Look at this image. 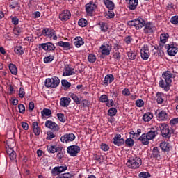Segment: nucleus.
<instances>
[{
  "label": "nucleus",
  "mask_w": 178,
  "mask_h": 178,
  "mask_svg": "<svg viewBox=\"0 0 178 178\" xmlns=\"http://www.w3.org/2000/svg\"><path fill=\"white\" fill-rule=\"evenodd\" d=\"M127 24L131 27L136 28V30H140V29H143V27H145L143 29L145 34H151L154 33V30H152V24H151V23H145V20L140 17L129 21Z\"/></svg>",
  "instance_id": "nucleus-1"
},
{
  "label": "nucleus",
  "mask_w": 178,
  "mask_h": 178,
  "mask_svg": "<svg viewBox=\"0 0 178 178\" xmlns=\"http://www.w3.org/2000/svg\"><path fill=\"white\" fill-rule=\"evenodd\" d=\"M161 79L159 81V87L164 88V91H169L170 90V84H172V72L170 71H165L163 73Z\"/></svg>",
  "instance_id": "nucleus-2"
},
{
  "label": "nucleus",
  "mask_w": 178,
  "mask_h": 178,
  "mask_svg": "<svg viewBox=\"0 0 178 178\" xmlns=\"http://www.w3.org/2000/svg\"><path fill=\"white\" fill-rule=\"evenodd\" d=\"M143 165V161L140 157H130L129 159L127 162V166L129 168V169H138V168Z\"/></svg>",
  "instance_id": "nucleus-3"
},
{
  "label": "nucleus",
  "mask_w": 178,
  "mask_h": 178,
  "mask_svg": "<svg viewBox=\"0 0 178 178\" xmlns=\"http://www.w3.org/2000/svg\"><path fill=\"white\" fill-rule=\"evenodd\" d=\"M59 83H60V81L59 80V78L56 76H54L53 78H47L45 80V87L47 88H56L58 86H59Z\"/></svg>",
  "instance_id": "nucleus-4"
},
{
  "label": "nucleus",
  "mask_w": 178,
  "mask_h": 178,
  "mask_svg": "<svg viewBox=\"0 0 178 178\" xmlns=\"http://www.w3.org/2000/svg\"><path fill=\"white\" fill-rule=\"evenodd\" d=\"M159 127L162 137L170 138L172 135L170 134V130L169 129V126L166 124V123H161L159 124Z\"/></svg>",
  "instance_id": "nucleus-5"
},
{
  "label": "nucleus",
  "mask_w": 178,
  "mask_h": 178,
  "mask_svg": "<svg viewBox=\"0 0 178 178\" xmlns=\"http://www.w3.org/2000/svg\"><path fill=\"white\" fill-rule=\"evenodd\" d=\"M41 35H44V37H47L49 38H52L53 40H58V36H56V33H55V31L54 29H51L49 28H45L42 31Z\"/></svg>",
  "instance_id": "nucleus-6"
},
{
  "label": "nucleus",
  "mask_w": 178,
  "mask_h": 178,
  "mask_svg": "<svg viewBox=\"0 0 178 178\" xmlns=\"http://www.w3.org/2000/svg\"><path fill=\"white\" fill-rule=\"evenodd\" d=\"M67 152L71 156H77V154L80 152V147L77 145L70 146L67 147Z\"/></svg>",
  "instance_id": "nucleus-7"
},
{
  "label": "nucleus",
  "mask_w": 178,
  "mask_h": 178,
  "mask_svg": "<svg viewBox=\"0 0 178 178\" xmlns=\"http://www.w3.org/2000/svg\"><path fill=\"white\" fill-rule=\"evenodd\" d=\"M140 56L143 60H148L149 58V48H148V45L145 44L141 49Z\"/></svg>",
  "instance_id": "nucleus-8"
},
{
  "label": "nucleus",
  "mask_w": 178,
  "mask_h": 178,
  "mask_svg": "<svg viewBox=\"0 0 178 178\" xmlns=\"http://www.w3.org/2000/svg\"><path fill=\"white\" fill-rule=\"evenodd\" d=\"M76 138V136L73 134H66L64 136H61L60 141L61 143H72V141L74 140Z\"/></svg>",
  "instance_id": "nucleus-9"
},
{
  "label": "nucleus",
  "mask_w": 178,
  "mask_h": 178,
  "mask_svg": "<svg viewBox=\"0 0 178 178\" xmlns=\"http://www.w3.org/2000/svg\"><path fill=\"white\" fill-rule=\"evenodd\" d=\"M39 48H42L44 51H55L56 47L52 42L42 43L39 44Z\"/></svg>",
  "instance_id": "nucleus-10"
},
{
  "label": "nucleus",
  "mask_w": 178,
  "mask_h": 178,
  "mask_svg": "<svg viewBox=\"0 0 178 178\" xmlns=\"http://www.w3.org/2000/svg\"><path fill=\"white\" fill-rule=\"evenodd\" d=\"M45 127L52 130V131H59V127L57 124L51 120H47L45 122Z\"/></svg>",
  "instance_id": "nucleus-11"
},
{
  "label": "nucleus",
  "mask_w": 178,
  "mask_h": 178,
  "mask_svg": "<svg viewBox=\"0 0 178 178\" xmlns=\"http://www.w3.org/2000/svg\"><path fill=\"white\" fill-rule=\"evenodd\" d=\"M165 48L167 49L168 54L170 56H175V55L177 54V48L175 47V44H166Z\"/></svg>",
  "instance_id": "nucleus-12"
},
{
  "label": "nucleus",
  "mask_w": 178,
  "mask_h": 178,
  "mask_svg": "<svg viewBox=\"0 0 178 178\" xmlns=\"http://www.w3.org/2000/svg\"><path fill=\"white\" fill-rule=\"evenodd\" d=\"M113 144L117 147H121L124 144V139L122 138V135L116 134L113 138Z\"/></svg>",
  "instance_id": "nucleus-13"
},
{
  "label": "nucleus",
  "mask_w": 178,
  "mask_h": 178,
  "mask_svg": "<svg viewBox=\"0 0 178 178\" xmlns=\"http://www.w3.org/2000/svg\"><path fill=\"white\" fill-rule=\"evenodd\" d=\"M71 16L72 14L70 13V11L65 10L60 14L59 19H60L62 22H67Z\"/></svg>",
  "instance_id": "nucleus-14"
},
{
  "label": "nucleus",
  "mask_w": 178,
  "mask_h": 178,
  "mask_svg": "<svg viewBox=\"0 0 178 178\" xmlns=\"http://www.w3.org/2000/svg\"><path fill=\"white\" fill-rule=\"evenodd\" d=\"M158 134V131L156 129L152 128L147 134L146 137H147V140H154L155 137H156Z\"/></svg>",
  "instance_id": "nucleus-15"
},
{
  "label": "nucleus",
  "mask_w": 178,
  "mask_h": 178,
  "mask_svg": "<svg viewBox=\"0 0 178 178\" xmlns=\"http://www.w3.org/2000/svg\"><path fill=\"white\" fill-rule=\"evenodd\" d=\"M97 9V5L93 3H89L86 5V11L89 15H92V12Z\"/></svg>",
  "instance_id": "nucleus-16"
},
{
  "label": "nucleus",
  "mask_w": 178,
  "mask_h": 178,
  "mask_svg": "<svg viewBox=\"0 0 178 178\" xmlns=\"http://www.w3.org/2000/svg\"><path fill=\"white\" fill-rule=\"evenodd\" d=\"M72 74H76V72H74V69L69 66L65 67L63 72V76L64 77H66V76H72Z\"/></svg>",
  "instance_id": "nucleus-17"
},
{
  "label": "nucleus",
  "mask_w": 178,
  "mask_h": 178,
  "mask_svg": "<svg viewBox=\"0 0 178 178\" xmlns=\"http://www.w3.org/2000/svg\"><path fill=\"white\" fill-rule=\"evenodd\" d=\"M169 38V34L168 33H163L160 36V43H159V47L161 49V47H163L166 44V42L168 41V39Z\"/></svg>",
  "instance_id": "nucleus-18"
},
{
  "label": "nucleus",
  "mask_w": 178,
  "mask_h": 178,
  "mask_svg": "<svg viewBox=\"0 0 178 178\" xmlns=\"http://www.w3.org/2000/svg\"><path fill=\"white\" fill-rule=\"evenodd\" d=\"M168 116L169 115L166 113V111H161L158 114V116H157L158 120L165 122V121L168 120Z\"/></svg>",
  "instance_id": "nucleus-19"
},
{
  "label": "nucleus",
  "mask_w": 178,
  "mask_h": 178,
  "mask_svg": "<svg viewBox=\"0 0 178 178\" xmlns=\"http://www.w3.org/2000/svg\"><path fill=\"white\" fill-rule=\"evenodd\" d=\"M160 148L163 152H169L170 151V144H169V143L163 142L160 143Z\"/></svg>",
  "instance_id": "nucleus-20"
},
{
  "label": "nucleus",
  "mask_w": 178,
  "mask_h": 178,
  "mask_svg": "<svg viewBox=\"0 0 178 178\" xmlns=\"http://www.w3.org/2000/svg\"><path fill=\"white\" fill-rule=\"evenodd\" d=\"M139 141H141L143 145H148L149 144V139L147 136V134H143L140 137L138 138Z\"/></svg>",
  "instance_id": "nucleus-21"
},
{
  "label": "nucleus",
  "mask_w": 178,
  "mask_h": 178,
  "mask_svg": "<svg viewBox=\"0 0 178 178\" xmlns=\"http://www.w3.org/2000/svg\"><path fill=\"white\" fill-rule=\"evenodd\" d=\"M105 6L108 10H113L115 9V3L111 0H103Z\"/></svg>",
  "instance_id": "nucleus-22"
},
{
  "label": "nucleus",
  "mask_w": 178,
  "mask_h": 178,
  "mask_svg": "<svg viewBox=\"0 0 178 178\" xmlns=\"http://www.w3.org/2000/svg\"><path fill=\"white\" fill-rule=\"evenodd\" d=\"M115 80V77L112 74H108L105 76L104 81V86H108V84H111Z\"/></svg>",
  "instance_id": "nucleus-23"
},
{
  "label": "nucleus",
  "mask_w": 178,
  "mask_h": 178,
  "mask_svg": "<svg viewBox=\"0 0 178 178\" xmlns=\"http://www.w3.org/2000/svg\"><path fill=\"white\" fill-rule=\"evenodd\" d=\"M70 104V98L63 97L60 99V106H63V108H66L69 106Z\"/></svg>",
  "instance_id": "nucleus-24"
},
{
  "label": "nucleus",
  "mask_w": 178,
  "mask_h": 178,
  "mask_svg": "<svg viewBox=\"0 0 178 178\" xmlns=\"http://www.w3.org/2000/svg\"><path fill=\"white\" fill-rule=\"evenodd\" d=\"M138 5V0H129V8L130 10H135Z\"/></svg>",
  "instance_id": "nucleus-25"
},
{
  "label": "nucleus",
  "mask_w": 178,
  "mask_h": 178,
  "mask_svg": "<svg viewBox=\"0 0 178 178\" xmlns=\"http://www.w3.org/2000/svg\"><path fill=\"white\" fill-rule=\"evenodd\" d=\"M152 158L158 159V158H161V152H159V149L158 147H154L152 150Z\"/></svg>",
  "instance_id": "nucleus-26"
},
{
  "label": "nucleus",
  "mask_w": 178,
  "mask_h": 178,
  "mask_svg": "<svg viewBox=\"0 0 178 178\" xmlns=\"http://www.w3.org/2000/svg\"><path fill=\"white\" fill-rule=\"evenodd\" d=\"M33 131L35 136H40V127H38V122H34L32 124Z\"/></svg>",
  "instance_id": "nucleus-27"
},
{
  "label": "nucleus",
  "mask_w": 178,
  "mask_h": 178,
  "mask_svg": "<svg viewBox=\"0 0 178 178\" xmlns=\"http://www.w3.org/2000/svg\"><path fill=\"white\" fill-rule=\"evenodd\" d=\"M74 45L76 48H80L81 45H84V41H83V38L79 36L74 39Z\"/></svg>",
  "instance_id": "nucleus-28"
},
{
  "label": "nucleus",
  "mask_w": 178,
  "mask_h": 178,
  "mask_svg": "<svg viewBox=\"0 0 178 178\" xmlns=\"http://www.w3.org/2000/svg\"><path fill=\"white\" fill-rule=\"evenodd\" d=\"M59 149H60V147H55V146L53 145H47V150L50 154H55V152H58Z\"/></svg>",
  "instance_id": "nucleus-29"
},
{
  "label": "nucleus",
  "mask_w": 178,
  "mask_h": 178,
  "mask_svg": "<svg viewBox=\"0 0 178 178\" xmlns=\"http://www.w3.org/2000/svg\"><path fill=\"white\" fill-rule=\"evenodd\" d=\"M156 97L157 104H163V97H164L163 93L159 92L156 94Z\"/></svg>",
  "instance_id": "nucleus-30"
},
{
  "label": "nucleus",
  "mask_w": 178,
  "mask_h": 178,
  "mask_svg": "<svg viewBox=\"0 0 178 178\" xmlns=\"http://www.w3.org/2000/svg\"><path fill=\"white\" fill-rule=\"evenodd\" d=\"M152 118H154L152 113H146L143 115V120L144 122H149Z\"/></svg>",
  "instance_id": "nucleus-31"
},
{
  "label": "nucleus",
  "mask_w": 178,
  "mask_h": 178,
  "mask_svg": "<svg viewBox=\"0 0 178 178\" xmlns=\"http://www.w3.org/2000/svg\"><path fill=\"white\" fill-rule=\"evenodd\" d=\"M58 47H62L65 49H70V43L67 42L60 41L58 42Z\"/></svg>",
  "instance_id": "nucleus-32"
},
{
  "label": "nucleus",
  "mask_w": 178,
  "mask_h": 178,
  "mask_svg": "<svg viewBox=\"0 0 178 178\" xmlns=\"http://www.w3.org/2000/svg\"><path fill=\"white\" fill-rule=\"evenodd\" d=\"M98 24L100 26L101 31L102 33H106V31H108V24L105 22H99Z\"/></svg>",
  "instance_id": "nucleus-33"
},
{
  "label": "nucleus",
  "mask_w": 178,
  "mask_h": 178,
  "mask_svg": "<svg viewBox=\"0 0 178 178\" xmlns=\"http://www.w3.org/2000/svg\"><path fill=\"white\" fill-rule=\"evenodd\" d=\"M15 54H17V55H23L24 54V51H23V47L22 46H17L14 49Z\"/></svg>",
  "instance_id": "nucleus-34"
},
{
  "label": "nucleus",
  "mask_w": 178,
  "mask_h": 178,
  "mask_svg": "<svg viewBox=\"0 0 178 178\" xmlns=\"http://www.w3.org/2000/svg\"><path fill=\"white\" fill-rule=\"evenodd\" d=\"M9 70L12 74L16 75L17 74V67L15 65V64H10L9 65Z\"/></svg>",
  "instance_id": "nucleus-35"
},
{
  "label": "nucleus",
  "mask_w": 178,
  "mask_h": 178,
  "mask_svg": "<svg viewBox=\"0 0 178 178\" xmlns=\"http://www.w3.org/2000/svg\"><path fill=\"white\" fill-rule=\"evenodd\" d=\"M42 116H51L52 115V111L51 109L44 108L42 111Z\"/></svg>",
  "instance_id": "nucleus-36"
},
{
  "label": "nucleus",
  "mask_w": 178,
  "mask_h": 178,
  "mask_svg": "<svg viewBox=\"0 0 178 178\" xmlns=\"http://www.w3.org/2000/svg\"><path fill=\"white\" fill-rule=\"evenodd\" d=\"M129 134L132 136V138H136V137H138L141 134V129H138L137 130V133L134 132V131H131L129 132Z\"/></svg>",
  "instance_id": "nucleus-37"
},
{
  "label": "nucleus",
  "mask_w": 178,
  "mask_h": 178,
  "mask_svg": "<svg viewBox=\"0 0 178 178\" xmlns=\"http://www.w3.org/2000/svg\"><path fill=\"white\" fill-rule=\"evenodd\" d=\"M124 143L127 147H133V145H134V140L131 138H127Z\"/></svg>",
  "instance_id": "nucleus-38"
},
{
  "label": "nucleus",
  "mask_w": 178,
  "mask_h": 178,
  "mask_svg": "<svg viewBox=\"0 0 178 178\" xmlns=\"http://www.w3.org/2000/svg\"><path fill=\"white\" fill-rule=\"evenodd\" d=\"M78 24L81 27H86V26H87V20L84 18H81L79 20Z\"/></svg>",
  "instance_id": "nucleus-39"
},
{
  "label": "nucleus",
  "mask_w": 178,
  "mask_h": 178,
  "mask_svg": "<svg viewBox=\"0 0 178 178\" xmlns=\"http://www.w3.org/2000/svg\"><path fill=\"white\" fill-rule=\"evenodd\" d=\"M88 62L90 63H94L95 60H97V58L95 57V55L90 54L88 56Z\"/></svg>",
  "instance_id": "nucleus-40"
},
{
  "label": "nucleus",
  "mask_w": 178,
  "mask_h": 178,
  "mask_svg": "<svg viewBox=\"0 0 178 178\" xmlns=\"http://www.w3.org/2000/svg\"><path fill=\"white\" fill-rule=\"evenodd\" d=\"M61 84L63 87H65V88H69L72 86V83L67 81L66 79H63L61 81Z\"/></svg>",
  "instance_id": "nucleus-41"
},
{
  "label": "nucleus",
  "mask_w": 178,
  "mask_h": 178,
  "mask_svg": "<svg viewBox=\"0 0 178 178\" xmlns=\"http://www.w3.org/2000/svg\"><path fill=\"white\" fill-rule=\"evenodd\" d=\"M139 177L140 178H149V177H151V174H149V172H142L139 174Z\"/></svg>",
  "instance_id": "nucleus-42"
},
{
  "label": "nucleus",
  "mask_w": 178,
  "mask_h": 178,
  "mask_svg": "<svg viewBox=\"0 0 178 178\" xmlns=\"http://www.w3.org/2000/svg\"><path fill=\"white\" fill-rule=\"evenodd\" d=\"M57 117L58 120H60V122H61L62 123H65L66 122V119L65 118V114L58 113Z\"/></svg>",
  "instance_id": "nucleus-43"
},
{
  "label": "nucleus",
  "mask_w": 178,
  "mask_h": 178,
  "mask_svg": "<svg viewBox=\"0 0 178 178\" xmlns=\"http://www.w3.org/2000/svg\"><path fill=\"white\" fill-rule=\"evenodd\" d=\"M117 112H118V110H116L115 108H111L108 110V116H115Z\"/></svg>",
  "instance_id": "nucleus-44"
},
{
  "label": "nucleus",
  "mask_w": 178,
  "mask_h": 178,
  "mask_svg": "<svg viewBox=\"0 0 178 178\" xmlns=\"http://www.w3.org/2000/svg\"><path fill=\"white\" fill-rule=\"evenodd\" d=\"M64 152H65V149H63V147H60V149H59V150L58 151V154H57V156L59 159H62V158H63Z\"/></svg>",
  "instance_id": "nucleus-45"
},
{
  "label": "nucleus",
  "mask_w": 178,
  "mask_h": 178,
  "mask_svg": "<svg viewBox=\"0 0 178 178\" xmlns=\"http://www.w3.org/2000/svg\"><path fill=\"white\" fill-rule=\"evenodd\" d=\"M71 98L73 99V101L77 104L80 105V99L77 97V95L74 94L71 95Z\"/></svg>",
  "instance_id": "nucleus-46"
},
{
  "label": "nucleus",
  "mask_w": 178,
  "mask_h": 178,
  "mask_svg": "<svg viewBox=\"0 0 178 178\" xmlns=\"http://www.w3.org/2000/svg\"><path fill=\"white\" fill-rule=\"evenodd\" d=\"M128 57H129V59H130L131 60H134V59H136L137 56L136 55V54L133 52V51H131L128 52Z\"/></svg>",
  "instance_id": "nucleus-47"
},
{
  "label": "nucleus",
  "mask_w": 178,
  "mask_h": 178,
  "mask_svg": "<svg viewBox=\"0 0 178 178\" xmlns=\"http://www.w3.org/2000/svg\"><path fill=\"white\" fill-rule=\"evenodd\" d=\"M136 105L138 108L144 106V101L143 99H138L136 101Z\"/></svg>",
  "instance_id": "nucleus-48"
},
{
  "label": "nucleus",
  "mask_w": 178,
  "mask_h": 178,
  "mask_svg": "<svg viewBox=\"0 0 178 178\" xmlns=\"http://www.w3.org/2000/svg\"><path fill=\"white\" fill-rule=\"evenodd\" d=\"M18 109H19V113L23 114V113H24V112H26V107L23 104H19Z\"/></svg>",
  "instance_id": "nucleus-49"
},
{
  "label": "nucleus",
  "mask_w": 178,
  "mask_h": 178,
  "mask_svg": "<svg viewBox=\"0 0 178 178\" xmlns=\"http://www.w3.org/2000/svg\"><path fill=\"white\" fill-rule=\"evenodd\" d=\"M100 49L102 50V55H110L111 54V50L108 49H105V47H102L100 48Z\"/></svg>",
  "instance_id": "nucleus-50"
},
{
  "label": "nucleus",
  "mask_w": 178,
  "mask_h": 178,
  "mask_svg": "<svg viewBox=\"0 0 178 178\" xmlns=\"http://www.w3.org/2000/svg\"><path fill=\"white\" fill-rule=\"evenodd\" d=\"M52 60H54V56H49L44 58V63H49L52 62Z\"/></svg>",
  "instance_id": "nucleus-51"
},
{
  "label": "nucleus",
  "mask_w": 178,
  "mask_h": 178,
  "mask_svg": "<svg viewBox=\"0 0 178 178\" xmlns=\"http://www.w3.org/2000/svg\"><path fill=\"white\" fill-rule=\"evenodd\" d=\"M24 95H26V92L24 91V88H20L19 91V98H24Z\"/></svg>",
  "instance_id": "nucleus-52"
},
{
  "label": "nucleus",
  "mask_w": 178,
  "mask_h": 178,
  "mask_svg": "<svg viewBox=\"0 0 178 178\" xmlns=\"http://www.w3.org/2000/svg\"><path fill=\"white\" fill-rule=\"evenodd\" d=\"M170 22L172 24L178 26V16L171 17Z\"/></svg>",
  "instance_id": "nucleus-53"
},
{
  "label": "nucleus",
  "mask_w": 178,
  "mask_h": 178,
  "mask_svg": "<svg viewBox=\"0 0 178 178\" xmlns=\"http://www.w3.org/2000/svg\"><path fill=\"white\" fill-rule=\"evenodd\" d=\"M100 102H108V96L106 95H102L99 98Z\"/></svg>",
  "instance_id": "nucleus-54"
},
{
  "label": "nucleus",
  "mask_w": 178,
  "mask_h": 178,
  "mask_svg": "<svg viewBox=\"0 0 178 178\" xmlns=\"http://www.w3.org/2000/svg\"><path fill=\"white\" fill-rule=\"evenodd\" d=\"M47 140H52V138H55L56 137V135L54 134V133L51 132V131H49L47 133Z\"/></svg>",
  "instance_id": "nucleus-55"
},
{
  "label": "nucleus",
  "mask_w": 178,
  "mask_h": 178,
  "mask_svg": "<svg viewBox=\"0 0 178 178\" xmlns=\"http://www.w3.org/2000/svg\"><path fill=\"white\" fill-rule=\"evenodd\" d=\"M110 11H108L106 14V17H109V19H113V17H115V13H113V11H112V10H109Z\"/></svg>",
  "instance_id": "nucleus-56"
},
{
  "label": "nucleus",
  "mask_w": 178,
  "mask_h": 178,
  "mask_svg": "<svg viewBox=\"0 0 178 178\" xmlns=\"http://www.w3.org/2000/svg\"><path fill=\"white\" fill-rule=\"evenodd\" d=\"M162 48H163V47H159L158 49H159V51H157L156 53H154V55L156 56H162V54H163V51H162Z\"/></svg>",
  "instance_id": "nucleus-57"
},
{
  "label": "nucleus",
  "mask_w": 178,
  "mask_h": 178,
  "mask_svg": "<svg viewBox=\"0 0 178 178\" xmlns=\"http://www.w3.org/2000/svg\"><path fill=\"white\" fill-rule=\"evenodd\" d=\"M57 168L58 169V173H62V172H65V170H67V167L66 165L58 166Z\"/></svg>",
  "instance_id": "nucleus-58"
},
{
  "label": "nucleus",
  "mask_w": 178,
  "mask_h": 178,
  "mask_svg": "<svg viewBox=\"0 0 178 178\" xmlns=\"http://www.w3.org/2000/svg\"><path fill=\"white\" fill-rule=\"evenodd\" d=\"M122 95H124V97H129L130 95V90H129V88H124L122 90Z\"/></svg>",
  "instance_id": "nucleus-59"
},
{
  "label": "nucleus",
  "mask_w": 178,
  "mask_h": 178,
  "mask_svg": "<svg viewBox=\"0 0 178 178\" xmlns=\"http://www.w3.org/2000/svg\"><path fill=\"white\" fill-rule=\"evenodd\" d=\"M121 56H122L120 55V52H119V51H117V52L114 53V54H113L114 59H116L117 60H119L120 59Z\"/></svg>",
  "instance_id": "nucleus-60"
},
{
  "label": "nucleus",
  "mask_w": 178,
  "mask_h": 178,
  "mask_svg": "<svg viewBox=\"0 0 178 178\" xmlns=\"http://www.w3.org/2000/svg\"><path fill=\"white\" fill-rule=\"evenodd\" d=\"M101 149L102 151H108L109 150V146L105 143L102 144L101 145Z\"/></svg>",
  "instance_id": "nucleus-61"
},
{
  "label": "nucleus",
  "mask_w": 178,
  "mask_h": 178,
  "mask_svg": "<svg viewBox=\"0 0 178 178\" xmlns=\"http://www.w3.org/2000/svg\"><path fill=\"white\" fill-rule=\"evenodd\" d=\"M100 48H105L106 49H108L110 51L112 50V46L109 44H102Z\"/></svg>",
  "instance_id": "nucleus-62"
},
{
  "label": "nucleus",
  "mask_w": 178,
  "mask_h": 178,
  "mask_svg": "<svg viewBox=\"0 0 178 178\" xmlns=\"http://www.w3.org/2000/svg\"><path fill=\"white\" fill-rule=\"evenodd\" d=\"M8 155L11 161H15V159H16V152L14 151Z\"/></svg>",
  "instance_id": "nucleus-63"
},
{
  "label": "nucleus",
  "mask_w": 178,
  "mask_h": 178,
  "mask_svg": "<svg viewBox=\"0 0 178 178\" xmlns=\"http://www.w3.org/2000/svg\"><path fill=\"white\" fill-rule=\"evenodd\" d=\"M170 124H177V123H178V118H175L172 119L170 121Z\"/></svg>",
  "instance_id": "nucleus-64"
}]
</instances>
